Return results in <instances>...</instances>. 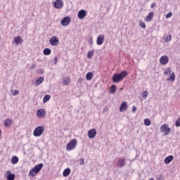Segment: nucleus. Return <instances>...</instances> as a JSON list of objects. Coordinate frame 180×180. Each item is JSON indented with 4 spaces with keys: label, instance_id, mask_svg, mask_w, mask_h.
Wrapping results in <instances>:
<instances>
[{
    "label": "nucleus",
    "instance_id": "obj_35",
    "mask_svg": "<svg viewBox=\"0 0 180 180\" xmlns=\"http://www.w3.org/2000/svg\"><path fill=\"white\" fill-rule=\"evenodd\" d=\"M170 40H172V35L169 34L166 37V43H169Z\"/></svg>",
    "mask_w": 180,
    "mask_h": 180
},
{
    "label": "nucleus",
    "instance_id": "obj_47",
    "mask_svg": "<svg viewBox=\"0 0 180 180\" xmlns=\"http://www.w3.org/2000/svg\"><path fill=\"white\" fill-rule=\"evenodd\" d=\"M149 180H155V179H154L153 178H151V179H150Z\"/></svg>",
    "mask_w": 180,
    "mask_h": 180
},
{
    "label": "nucleus",
    "instance_id": "obj_49",
    "mask_svg": "<svg viewBox=\"0 0 180 180\" xmlns=\"http://www.w3.org/2000/svg\"><path fill=\"white\" fill-rule=\"evenodd\" d=\"M32 67H34V65H33Z\"/></svg>",
    "mask_w": 180,
    "mask_h": 180
},
{
    "label": "nucleus",
    "instance_id": "obj_13",
    "mask_svg": "<svg viewBox=\"0 0 180 180\" xmlns=\"http://www.w3.org/2000/svg\"><path fill=\"white\" fill-rule=\"evenodd\" d=\"M104 41H105V37L103 35H99L97 37L96 44L98 46H102V44H103Z\"/></svg>",
    "mask_w": 180,
    "mask_h": 180
},
{
    "label": "nucleus",
    "instance_id": "obj_12",
    "mask_svg": "<svg viewBox=\"0 0 180 180\" xmlns=\"http://www.w3.org/2000/svg\"><path fill=\"white\" fill-rule=\"evenodd\" d=\"M168 61H169V59L167 56H163L160 58V63L162 65H166V64H168Z\"/></svg>",
    "mask_w": 180,
    "mask_h": 180
},
{
    "label": "nucleus",
    "instance_id": "obj_16",
    "mask_svg": "<svg viewBox=\"0 0 180 180\" xmlns=\"http://www.w3.org/2000/svg\"><path fill=\"white\" fill-rule=\"evenodd\" d=\"M86 16V11L85 10H80L78 12V18L79 19H84Z\"/></svg>",
    "mask_w": 180,
    "mask_h": 180
},
{
    "label": "nucleus",
    "instance_id": "obj_33",
    "mask_svg": "<svg viewBox=\"0 0 180 180\" xmlns=\"http://www.w3.org/2000/svg\"><path fill=\"white\" fill-rule=\"evenodd\" d=\"M144 124L145 126H150L151 124V121L150 119L147 118L144 120Z\"/></svg>",
    "mask_w": 180,
    "mask_h": 180
},
{
    "label": "nucleus",
    "instance_id": "obj_46",
    "mask_svg": "<svg viewBox=\"0 0 180 180\" xmlns=\"http://www.w3.org/2000/svg\"><path fill=\"white\" fill-rule=\"evenodd\" d=\"M79 82H82V79H79Z\"/></svg>",
    "mask_w": 180,
    "mask_h": 180
},
{
    "label": "nucleus",
    "instance_id": "obj_17",
    "mask_svg": "<svg viewBox=\"0 0 180 180\" xmlns=\"http://www.w3.org/2000/svg\"><path fill=\"white\" fill-rule=\"evenodd\" d=\"M43 163H40L39 165H35L33 169H34L35 172L39 174V172H40V171H41V169H43Z\"/></svg>",
    "mask_w": 180,
    "mask_h": 180
},
{
    "label": "nucleus",
    "instance_id": "obj_36",
    "mask_svg": "<svg viewBox=\"0 0 180 180\" xmlns=\"http://www.w3.org/2000/svg\"><path fill=\"white\" fill-rule=\"evenodd\" d=\"M175 126H176V127H180V118H179L177 120H176Z\"/></svg>",
    "mask_w": 180,
    "mask_h": 180
},
{
    "label": "nucleus",
    "instance_id": "obj_20",
    "mask_svg": "<svg viewBox=\"0 0 180 180\" xmlns=\"http://www.w3.org/2000/svg\"><path fill=\"white\" fill-rule=\"evenodd\" d=\"M174 160V156L172 155H169L167 156L165 159V164H169V162H171V161H172Z\"/></svg>",
    "mask_w": 180,
    "mask_h": 180
},
{
    "label": "nucleus",
    "instance_id": "obj_22",
    "mask_svg": "<svg viewBox=\"0 0 180 180\" xmlns=\"http://www.w3.org/2000/svg\"><path fill=\"white\" fill-rule=\"evenodd\" d=\"M175 73L174 72H172L169 75V77L167 79V81H171L172 82H174V81H175Z\"/></svg>",
    "mask_w": 180,
    "mask_h": 180
},
{
    "label": "nucleus",
    "instance_id": "obj_34",
    "mask_svg": "<svg viewBox=\"0 0 180 180\" xmlns=\"http://www.w3.org/2000/svg\"><path fill=\"white\" fill-rule=\"evenodd\" d=\"M139 26L140 27H142V29H146V23L143 21H140Z\"/></svg>",
    "mask_w": 180,
    "mask_h": 180
},
{
    "label": "nucleus",
    "instance_id": "obj_5",
    "mask_svg": "<svg viewBox=\"0 0 180 180\" xmlns=\"http://www.w3.org/2000/svg\"><path fill=\"white\" fill-rule=\"evenodd\" d=\"M126 165L127 162L125 158H120L116 163V167L118 168H123L124 167H126Z\"/></svg>",
    "mask_w": 180,
    "mask_h": 180
},
{
    "label": "nucleus",
    "instance_id": "obj_8",
    "mask_svg": "<svg viewBox=\"0 0 180 180\" xmlns=\"http://www.w3.org/2000/svg\"><path fill=\"white\" fill-rule=\"evenodd\" d=\"M60 23L62 26H68L71 23V18L70 16H66L61 20Z\"/></svg>",
    "mask_w": 180,
    "mask_h": 180
},
{
    "label": "nucleus",
    "instance_id": "obj_3",
    "mask_svg": "<svg viewBox=\"0 0 180 180\" xmlns=\"http://www.w3.org/2000/svg\"><path fill=\"white\" fill-rule=\"evenodd\" d=\"M44 133V128L42 126L37 127L33 131L34 137H40Z\"/></svg>",
    "mask_w": 180,
    "mask_h": 180
},
{
    "label": "nucleus",
    "instance_id": "obj_10",
    "mask_svg": "<svg viewBox=\"0 0 180 180\" xmlns=\"http://www.w3.org/2000/svg\"><path fill=\"white\" fill-rule=\"evenodd\" d=\"M37 116L39 117V119H43L46 116V110L43 108H40L37 111Z\"/></svg>",
    "mask_w": 180,
    "mask_h": 180
},
{
    "label": "nucleus",
    "instance_id": "obj_4",
    "mask_svg": "<svg viewBox=\"0 0 180 180\" xmlns=\"http://www.w3.org/2000/svg\"><path fill=\"white\" fill-rule=\"evenodd\" d=\"M160 131L165 133V136H168V134L171 133V128L168 127L167 124H163L160 127Z\"/></svg>",
    "mask_w": 180,
    "mask_h": 180
},
{
    "label": "nucleus",
    "instance_id": "obj_38",
    "mask_svg": "<svg viewBox=\"0 0 180 180\" xmlns=\"http://www.w3.org/2000/svg\"><path fill=\"white\" fill-rule=\"evenodd\" d=\"M172 16V12H169L167 15H166V19H169V18H171Z\"/></svg>",
    "mask_w": 180,
    "mask_h": 180
},
{
    "label": "nucleus",
    "instance_id": "obj_24",
    "mask_svg": "<svg viewBox=\"0 0 180 180\" xmlns=\"http://www.w3.org/2000/svg\"><path fill=\"white\" fill-rule=\"evenodd\" d=\"M70 174H71V169L70 168H66L63 172V176H68Z\"/></svg>",
    "mask_w": 180,
    "mask_h": 180
},
{
    "label": "nucleus",
    "instance_id": "obj_25",
    "mask_svg": "<svg viewBox=\"0 0 180 180\" xmlns=\"http://www.w3.org/2000/svg\"><path fill=\"white\" fill-rule=\"evenodd\" d=\"M92 78H94V74H92L91 72H89L86 75V79H87V81H91Z\"/></svg>",
    "mask_w": 180,
    "mask_h": 180
},
{
    "label": "nucleus",
    "instance_id": "obj_41",
    "mask_svg": "<svg viewBox=\"0 0 180 180\" xmlns=\"http://www.w3.org/2000/svg\"><path fill=\"white\" fill-rule=\"evenodd\" d=\"M136 111H137V107L136 106H133V108H132L133 113H136Z\"/></svg>",
    "mask_w": 180,
    "mask_h": 180
},
{
    "label": "nucleus",
    "instance_id": "obj_30",
    "mask_svg": "<svg viewBox=\"0 0 180 180\" xmlns=\"http://www.w3.org/2000/svg\"><path fill=\"white\" fill-rule=\"evenodd\" d=\"M172 70H171V68H168L165 70L164 71V75H169V74H172Z\"/></svg>",
    "mask_w": 180,
    "mask_h": 180
},
{
    "label": "nucleus",
    "instance_id": "obj_26",
    "mask_svg": "<svg viewBox=\"0 0 180 180\" xmlns=\"http://www.w3.org/2000/svg\"><path fill=\"white\" fill-rule=\"evenodd\" d=\"M44 56H50L51 54V49L46 48L43 51Z\"/></svg>",
    "mask_w": 180,
    "mask_h": 180
},
{
    "label": "nucleus",
    "instance_id": "obj_44",
    "mask_svg": "<svg viewBox=\"0 0 180 180\" xmlns=\"http://www.w3.org/2000/svg\"><path fill=\"white\" fill-rule=\"evenodd\" d=\"M155 3H153L150 6V8H155Z\"/></svg>",
    "mask_w": 180,
    "mask_h": 180
},
{
    "label": "nucleus",
    "instance_id": "obj_2",
    "mask_svg": "<svg viewBox=\"0 0 180 180\" xmlns=\"http://www.w3.org/2000/svg\"><path fill=\"white\" fill-rule=\"evenodd\" d=\"M77 144H78L77 139H72L67 144L66 150L68 151H72L77 147Z\"/></svg>",
    "mask_w": 180,
    "mask_h": 180
},
{
    "label": "nucleus",
    "instance_id": "obj_40",
    "mask_svg": "<svg viewBox=\"0 0 180 180\" xmlns=\"http://www.w3.org/2000/svg\"><path fill=\"white\" fill-rule=\"evenodd\" d=\"M13 96H16L19 95V91L15 90L14 92L13 93Z\"/></svg>",
    "mask_w": 180,
    "mask_h": 180
},
{
    "label": "nucleus",
    "instance_id": "obj_45",
    "mask_svg": "<svg viewBox=\"0 0 180 180\" xmlns=\"http://www.w3.org/2000/svg\"><path fill=\"white\" fill-rule=\"evenodd\" d=\"M44 71L43 70H40V73L44 74Z\"/></svg>",
    "mask_w": 180,
    "mask_h": 180
},
{
    "label": "nucleus",
    "instance_id": "obj_32",
    "mask_svg": "<svg viewBox=\"0 0 180 180\" xmlns=\"http://www.w3.org/2000/svg\"><path fill=\"white\" fill-rule=\"evenodd\" d=\"M110 94H115L116 93V86L112 85L110 89Z\"/></svg>",
    "mask_w": 180,
    "mask_h": 180
},
{
    "label": "nucleus",
    "instance_id": "obj_42",
    "mask_svg": "<svg viewBox=\"0 0 180 180\" xmlns=\"http://www.w3.org/2000/svg\"><path fill=\"white\" fill-rule=\"evenodd\" d=\"M84 158L80 159L79 165H84Z\"/></svg>",
    "mask_w": 180,
    "mask_h": 180
},
{
    "label": "nucleus",
    "instance_id": "obj_6",
    "mask_svg": "<svg viewBox=\"0 0 180 180\" xmlns=\"http://www.w3.org/2000/svg\"><path fill=\"white\" fill-rule=\"evenodd\" d=\"M53 6L56 9H63V7L64 6V1L63 0H56L53 3Z\"/></svg>",
    "mask_w": 180,
    "mask_h": 180
},
{
    "label": "nucleus",
    "instance_id": "obj_43",
    "mask_svg": "<svg viewBox=\"0 0 180 180\" xmlns=\"http://www.w3.org/2000/svg\"><path fill=\"white\" fill-rule=\"evenodd\" d=\"M161 178H162V175L160 174V176L157 177V179L161 180Z\"/></svg>",
    "mask_w": 180,
    "mask_h": 180
},
{
    "label": "nucleus",
    "instance_id": "obj_48",
    "mask_svg": "<svg viewBox=\"0 0 180 180\" xmlns=\"http://www.w3.org/2000/svg\"><path fill=\"white\" fill-rule=\"evenodd\" d=\"M1 131L0 130V136H1Z\"/></svg>",
    "mask_w": 180,
    "mask_h": 180
},
{
    "label": "nucleus",
    "instance_id": "obj_1",
    "mask_svg": "<svg viewBox=\"0 0 180 180\" xmlns=\"http://www.w3.org/2000/svg\"><path fill=\"white\" fill-rule=\"evenodd\" d=\"M126 77H127V71L126 70H123L120 74H114L112 77V82H114V84L122 82Z\"/></svg>",
    "mask_w": 180,
    "mask_h": 180
},
{
    "label": "nucleus",
    "instance_id": "obj_11",
    "mask_svg": "<svg viewBox=\"0 0 180 180\" xmlns=\"http://www.w3.org/2000/svg\"><path fill=\"white\" fill-rule=\"evenodd\" d=\"M5 176L7 180H15V178H16L15 174H12L11 171L6 172Z\"/></svg>",
    "mask_w": 180,
    "mask_h": 180
},
{
    "label": "nucleus",
    "instance_id": "obj_39",
    "mask_svg": "<svg viewBox=\"0 0 180 180\" xmlns=\"http://www.w3.org/2000/svg\"><path fill=\"white\" fill-rule=\"evenodd\" d=\"M58 61V58L56 56L53 59V64H54V65H56V64H57Z\"/></svg>",
    "mask_w": 180,
    "mask_h": 180
},
{
    "label": "nucleus",
    "instance_id": "obj_29",
    "mask_svg": "<svg viewBox=\"0 0 180 180\" xmlns=\"http://www.w3.org/2000/svg\"><path fill=\"white\" fill-rule=\"evenodd\" d=\"M36 174H37V172H36V170L32 169L29 172V176H32L33 178H34V176H36Z\"/></svg>",
    "mask_w": 180,
    "mask_h": 180
},
{
    "label": "nucleus",
    "instance_id": "obj_27",
    "mask_svg": "<svg viewBox=\"0 0 180 180\" xmlns=\"http://www.w3.org/2000/svg\"><path fill=\"white\" fill-rule=\"evenodd\" d=\"M50 98H51V95H49V94L45 95L43 98L44 103L49 102V101H50Z\"/></svg>",
    "mask_w": 180,
    "mask_h": 180
},
{
    "label": "nucleus",
    "instance_id": "obj_37",
    "mask_svg": "<svg viewBox=\"0 0 180 180\" xmlns=\"http://www.w3.org/2000/svg\"><path fill=\"white\" fill-rule=\"evenodd\" d=\"M143 96L145 99H147V96H148V91H145L143 94Z\"/></svg>",
    "mask_w": 180,
    "mask_h": 180
},
{
    "label": "nucleus",
    "instance_id": "obj_18",
    "mask_svg": "<svg viewBox=\"0 0 180 180\" xmlns=\"http://www.w3.org/2000/svg\"><path fill=\"white\" fill-rule=\"evenodd\" d=\"M12 123H13V121L12 120V119L11 118L6 119L4 121V126H6V127H11L12 126Z\"/></svg>",
    "mask_w": 180,
    "mask_h": 180
},
{
    "label": "nucleus",
    "instance_id": "obj_50",
    "mask_svg": "<svg viewBox=\"0 0 180 180\" xmlns=\"http://www.w3.org/2000/svg\"><path fill=\"white\" fill-rule=\"evenodd\" d=\"M105 110H106L104 108V112H105Z\"/></svg>",
    "mask_w": 180,
    "mask_h": 180
},
{
    "label": "nucleus",
    "instance_id": "obj_28",
    "mask_svg": "<svg viewBox=\"0 0 180 180\" xmlns=\"http://www.w3.org/2000/svg\"><path fill=\"white\" fill-rule=\"evenodd\" d=\"M71 82L70 77H67L63 79V85H70Z\"/></svg>",
    "mask_w": 180,
    "mask_h": 180
},
{
    "label": "nucleus",
    "instance_id": "obj_23",
    "mask_svg": "<svg viewBox=\"0 0 180 180\" xmlns=\"http://www.w3.org/2000/svg\"><path fill=\"white\" fill-rule=\"evenodd\" d=\"M43 81H44V77H39L38 79L35 82L36 86H39V85H40L43 82Z\"/></svg>",
    "mask_w": 180,
    "mask_h": 180
},
{
    "label": "nucleus",
    "instance_id": "obj_14",
    "mask_svg": "<svg viewBox=\"0 0 180 180\" xmlns=\"http://www.w3.org/2000/svg\"><path fill=\"white\" fill-rule=\"evenodd\" d=\"M127 108H129V106L127 105V102H122L121 105L120 106V112H126V110H127Z\"/></svg>",
    "mask_w": 180,
    "mask_h": 180
},
{
    "label": "nucleus",
    "instance_id": "obj_51",
    "mask_svg": "<svg viewBox=\"0 0 180 180\" xmlns=\"http://www.w3.org/2000/svg\"><path fill=\"white\" fill-rule=\"evenodd\" d=\"M105 110H106L104 108V112H105Z\"/></svg>",
    "mask_w": 180,
    "mask_h": 180
},
{
    "label": "nucleus",
    "instance_id": "obj_19",
    "mask_svg": "<svg viewBox=\"0 0 180 180\" xmlns=\"http://www.w3.org/2000/svg\"><path fill=\"white\" fill-rule=\"evenodd\" d=\"M153 18H154V13L153 12H150L148 13V15L146 16L145 18L146 22H151L153 20Z\"/></svg>",
    "mask_w": 180,
    "mask_h": 180
},
{
    "label": "nucleus",
    "instance_id": "obj_9",
    "mask_svg": "<svg viewBox=\"0 0 180 180\" xmlns=\"http://www.w3.org/2000/svg\"><path fill=\"white\" fill-rule=\"evenodd\" d=\"M87 136L90 139H95L96 137V129H91L88 131Z\"/></svg>",
    "mask_w": 180,
    "mask_h": 180
},
{
    "label": "nucleus",
    "instance_id": "obj_31",
    "mask_svg": "<svg viewBox=\"0 0 180 180\" xmlns=\"http://www.w3.org/2000/svg\"><path fill=\"white\" fill-rule=\"evenodd\" d=\"M94 54H95L94 51H89L87 53V58H91L92 57H94Z\"/></svg>",
    "mask_w": 180,
    "mask_h": 180
},
{
    "label": "nucleus",
    "instance_id": "obj_21",
    "mask_svg": "<svg viewBox=\"0 0 180 180\" xmlns=\"http://www.w3.org/2000/svg\"><path fill=\"white\" fill-rule=\"evenodd\" d=\"M18 162H19V158H18V156H13L11 158V164H13V165H15L18 164Z\"/></svg>",
    "mask_w": 180,
    "mask_h": 180
},
{
    "label": "nucleus",
    "instance_id": "obj_7",
    "mask_svg": "<svg viewBox=\"0 0 180 180\" xmlns=\"http://www.w3.org/2000/svg\"><path fill=\"white\" fill-rule=\"evenodd\" d=\"M49 43L51 46H58V43H60V39H58L57 37L53 36L49 39Z\"/></svg>",
    "mask_w": 180,
    "mask_h": 180
},
{
    "label": "nucleus",
    "instance_id": "obj_15",
    "mask_svg": "<svg viewBox=\"0 0 180 180\" xmlns=\"http://www.w3.org/2000/svg\"><path fill=\"white\" fill-rule=\"evenodd\" d=\"M13 40L17 46L18 44H22V43H23V39H22V37H19V36L15 37Z\"/></svg>",
    "mask_w": 180,
    "mask_h": 180
}]
</instances>
